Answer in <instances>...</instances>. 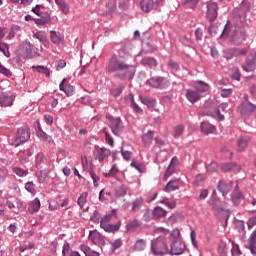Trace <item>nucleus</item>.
I'll list each match as a JSON object with an SVG mask.
<instances>
[{
    "mask_svg": "<svg viewBox=\"0 0 256 256\" xmlns=\"http://www.w3.org/2000/svg\"><path fill=\"white\" fill-rule=\"evenodd\" d=\"M80 251H83L85 256H99V252L91 250L86 245H80Z\"/></svg>",
    "mask_w": 256,
    "mask_h": 256,
    "instance_id": "obj_40",
    "label": "nucleus"
},
{
    "mask_svg": "<svg viewBox=\"0 0 256 256\" xmlns=\"http://www.w3.org/2000/svg\"><path fill=\"white\" fill-rule=\"evenodd\" d=\"M179 163V160L177 159V157H173L166 172H165V179L171 177V174L175 172V170L177 169V165Z\"/></svg>",
    "mask_w": 256,
    "mask_h": 256,
    "instance_id": "obj_24",
    "label": "nucleus"
},
{
    "mask_svg": "<svg viewBox=\"0 0 256 256\" xmlns=\"http://www.w3.org/2000/svg\"><path fill=\"white\" fill-rule=\"evenodd\" d=\"M141 103H143V105H147L148 108H150V109H155V104L157 102L155 101V99L141 98Z\"/></svg>",
    "mask_w": 256,
    "mask_h": 256,
    "instance_id": "obj_47",
    "label": "nucleus"
},
{
    "mask_svg": "<svg viewBox=\"0 0 256 256\" xmlns=\"http://www.w3.org/2000/svg\"><path fill=\"white\" fill-rule=\"evenodd\" d=\"M130 166L133 167L134 169H136V171H138L139 173H145L147 171V168L145 167V164L139 163L135 160H133L131 162Z\"/></svg>",
    "mask_w": 256,
    "mask_h": 256,
    "instance_id": "obj_39",
    "label": "nucleus"
},
{
    "mask_svg": "<svg viewBox=\"0 0 256 256\" xmlns=\"http://www.w3.org/2000/svg\"><path fill=\"white\" fill-rule=\"evenodd\" d=\"M154 213V219H164V217H167V210L161 208V206H156L153 209Z\"/></svg>",
    "mask_w": 256,
    "mask_h": 256,
    "instance_id": "obj_35",
    "label": "nucleus"
},
{
    "mask_svg": "<svg viewBox=\"0 0 256 256\" xmlns=\"http://www.w3.org/2000/svg\"><path fill=\"white\" fill-rule=\"evenodd\" d=\"M184 129H185V127H183V125L176 126L173 130V137H175V138L181 137V135H183Z\"/></svg>",
    "mask_w": 256,
    "mask_h": 256,
    "instance_id": "obj_56",
    "label": "nucleus"
},
{
    "mask_svg": "<svg viewBox=\"0 0 256 256\" xmlns=\"http://www.w3.org/2000/svg\"><path fill=\"white\" fill-rule=\"evenodd\" d=\"M144 67H149V69H157V60L151 57H145L141 61Z\"/></svg>",
    "mask_w": 256,
    "mask_h": 256,
    "instance_id": "obj_29",
    "label": "nucleus"
},
{
    "mask_svg": "<svg viewBox=\"0 0 256 256\" xmlns=\"http://www.w3.org/2000/svg\"><path fill=\"white\" fill-rule=\"evenodd\" d=\"M137 69L134 65L128 64L124 66L118 73L119 79H133L135 77Z\"/></svg>",
    "mask_w": 256,
    "mask_h": 256,
    "instance_id": "obj_6",
    "label": "nucleus"
},
{
    "mask_svg": "<svg viewBox=\"0 0 256 256\" xmlns=\"http://www.w3.org/2000/svg\"><path fill=\"white\" fill-rule=\"evenodd\" d=\"M39 209H41V201L39 200V198H35L28 203V212L31 215H34V213H38Z\"/></svg>",
    "mask_w": 256,
    "mask_h": 256,
    "instance_id": "obj_22",
    "label": "nucleus"
},
{
    "mask_svg": "<svg viewBox=\"0 0 256 256\" xmlns=\"http://www.w3.org/2000/svg\"><path fill=\"white\" fill-rule=\"evenodd\" d=\"M55 3L60 7L62 13L69 15V4L65 0H55Z\"/></svg>",
    "mask_w": 256,
    "mask_h": 256,
    "instance_id": "obj_36",
    "label": "nucleus"
},
{
    "mask_svg": "<svg viewBox=\"0 0 256 256\" xmlns=\"http://www.w3.org/2000/svg\"><path fill=\"white\" fill-rule=\"evenodd\" d=\"M202 97L203 96L197 92V90L188 89L186 91V98L188 101H190V103H197V101H199Z\"/></svg>",
    "mask_w": 256,
    "mask_h": 256,
    "instance_id": "obj_21",
    "label": "nucleus"
},
{
    "mask_svg": "<svg viewBox=\"0 0 256 256\" xmlns=\"http://www.w3.org/2000/svg\"><path fill=\"white\" fill-rule=\"evenodd\" d=\"M121 245H123V242L121 241V239L114 240L113 242H111V251L113 252L117 251V249H119Z\"/></svg>",
    "mask_w": 256,
    "mask_h": 256,
    "instance_id": "obj_60",
    "label": "nucleus"
},
{
    "mask_svg": "<svg viewBox=\"0 0 256 256\" xmlns=\"http://www.w3.org/2000/svg\"><path fill=\"white\" fill-rule=\"evenodd\" d=\"M7 175H9V170L7 168H0V183H5Z\"/></svg>",
    "mask_w": 256,
    "mask_h": 256,
    "instance_id": "obj_62",
    "label": "nucleus"
},
{
    "mask_svg": "<svg viewBox=\"0 0 256 256\" xmlns=\"http://www.w3.org/2000/svg\"><path fill=\"white\" fill-rule=\"evenodd\" d=\"M34 37L40 41V43H49L47 41V34L43 31H38L34 34Z\"/></svg>",
    "mask_w": 256,
    "mask_h": 256,
    "instance_id": "obj_48",
    "label": "nucleus"
},
{
    "mask_svg": "<svg viewBox=\"0 0 256 256\" xmlns=\"http://www.w3.org/2000/svg\"><path fill=\"white\" fill-rule=\"evenodd\" d=\"M109 197H111V192L110 191L105 192V189L100 190V192H99V201H101V202L107 201L109 199Z\"/></svg>",
    "mask_w": 256,
    "mask_h": 256,
    "instance_id": "obj_51",
    "label": "nucleus"
},
{
    "mask_svg": "<svg viewBox=\"0 0 256 256\" xmlns=\"http://www.w3.org/2000/svg\"><path fill=\"white\" fill-rule=\"evenodd\" d=\"M218 253L221 256H227V243L221 241L218 244Z\"/></svg>",
    "mask_w": 256,
    "mask_h": 256,
    "instance_id": "obj_50",
    "label": "nucleus"
},
{
    "mask_svg": "<svg viewBox=\"0 0 256 256\" xmlns=\"http://www.w3.org/2000/svg\"><path fill=\"white\" fill-rule=\"evenodd\" d=\"M240 111L242 115H253L256 113V105L249 101H244L240 106Z\"/></svg>",
    "mask_w": 256,
    "mask_h": 256,
    "instance_id": "obj_16",
    "label": "nucleus"
},
{
    "mask_svg": "<svg viewBox=\"0 0 256 256\" xmlns=\"http://www.w3.org/2000/svg\"><path fill=\"white\" fill-rule=\"evenodd\" d=\"M231 201L234 205H241L245 201L243 192L240 191L239 185L236 184L234 191L230 195Z\"/></svg>",
    "mask_w": 256,
    "mask_h": 256,
    "instance_id": "obj_13",
    "label": "nucleus"
},
{
    "mask_svg": "<svg viewBox=\"0 0 256 256\" xmlns=\"http://www.w3.org/2000/svg\"><path fill=\"white\" fill-rule=\"evenodd\" d=\"M16 205L17 208L13 210V213H19V211H25L27 209V205L22 200H17Z\"/></svg>",
    "mask_w": 256,
    "mask_h": 256,
    "instance_id": "obj_52",
    "label": "nucleus"
},
{
    "mask_svg": "<svg viewBox=\"0 0 256 256\" xmlns=\"http://www.w3.org/2000/svg\"><path fill=\"white\" fill-rule=\"evenodd\" d=\"M140 7L144 13H151L155 9V2L153 0H142Z\"/></svg>",
    "mask_w": 256,
    "mask_h": 256,
    "instance_id": "obj_25",
    "label": "nucleus"
},
{
    "mask_svg": "<svg viewBox=\"0 0 256 256\" xmlns=\"http://www.w3.org/2000/svg\"><path fill=\"white\" fill-rule=\"evenodd\" d=\"M31 138V131L28 126H22L17 130V133L14 137L12 145L14 147H19V145H23V143H27Z\"/></svg>",
    "mask_w": 256,
    "mask_h": 256,
    "instance_id": "obj_3",
    "label": "nucleus"
},
{
    "mask_svg": "<svg viewBox=\"0 0 256 256\" xmlns=\"http://www.w3.org/2000/svg\"><path fill=\"white\" fill-rule=\"evenodd\" d=\"M151 251L154 255L163 256L169 254V247H167V240L163 236H159L152 240Z\"/></svg>",
    "mask_w": 256,
    "mask_h": 256,
    "instance_id": "obj_1",
    "label": "nucleus"
},
{
    "mask_svg": "<svg viewBox=\"0 0 256 256\" xmlns=\"http://www.w3.org/2000/svg\"><path fill=\"white\" fill-rule=\"evenodd\" d=\"M113 215H115V210H112L111 214H106L100 220V227L106 231V233H115V231H119L121 229V222L117 224H109L111 223V219H113Z\"/></svg>",
    "mask_w": 256,
    "mask_h": 256,
    "instance_id": "obj_2",
    "label": "nucleus"
},
{
    "mask_svg": "<svg viewBox=\"0 0 256 256\" xmlns=\"http://www.w3.org/2000/svg\"><path fill=\"white\" fill-rule=\"evenodd\" d=\"M139 225H141V224L139 223V220H133V221H131V222H129V223L127 224L126 229H127L128 231H131V229H137V227H139Z\"/></svg>",
    "mask_w": 256,
    "mask_h": 256,
    "instance_id": "obj_64",
    "label": "nucleus"
},
{
    "mask_svg": "<svg viewBox=\"0 0 256 256\" xmlns=\"http://www.w3.org/2000/svg\"><path fill=\"white\" fill-rule=\"evenodd\" d=\"M103 133L105 134L106 143H108V145H110V147H114L115 140L113 139V137H111V134H109V129L104 128Z\"/></svg>",
    "mask_w": 256,
    "mask_h": 256,
    "instance_id": "obj_43",
    "label": "nucleus"
},
{
    "mask_svg": "<svg viewBox=\"0 0 256 256\" xmlns=\"http://www.w3.org/2000/svg\"><path fill=\"white\" fill-rule=\"evenodd\" d=\"M232 256H241V248L235 242L232 243Z\"/></svg>",
    "mask_w": 256,
    "mask_h": 256,
    "instance_id": "obj_63",
    "label": "nucleus"
},
{
    "mask_svg": "<svg viewBox=\"0 0 256 256\" xmlns=\"http://www.w3.org/2000/svg\"><path fill=\"white\" fill-rule=\"evenodd\" d=\"M223 55H224L225 59H227L229 61L230 59H233V57H241L243 55H247V48L227 49V50H224Z\"/></svg>",
    "mask_w": 256,
    "mask_h": 256,
    "instance_id": "obj_9",
    "label": "nucleus"
},
{
    "mask_svg": "<svg viewBox=\"0 0 256 256\" xmlns=\"http://www.w3.org/2000/svg\"><path fill=\"white\" fill-rule=\"evenodd\" d=\"M142 205H143V198H137L132 203H126L125 207H126V209L128 207H132V211H139V209H141Z\"/></svg>",
    "mask_w": 256,
    "mask_h": 256,
    "instance_id": "obj_34",
    "label": "nucleus"
},
{
    "mask_svg": "<svg viewBox=\"0 0 256 256\" xmlns=\"http://www.w3.org/2000/svg\"><path fill=\"white\" fill-rule=\"evenodd\" d=\"M227 109V103H222L218 108L208 109L206 115L212 117V119H216V121H225V116L221 114V111H225Z\"/></svg>",
    "mask_w": 256,
    "mask_h": 256,
    "instance_id": "obj_5",
    "label": "nucleus"
},
{
    "mask_svg": "<svg viewBox=\"0 0 256 256\" xmlns=\"http://www.w3.org/2000/svg\"><path fill=\"white\" fill-rule=\"evenodd\" d=\"M50 39L54 45H60L61 42L63 41V36H61V33L51 30L50 31Z\"/></svg>",
    "mask_w": 256,
    "mask_h": 256,
    "instance_id": "obj_33",
    "label": "nucleus"
},
{
    "mask_svg": "<svg viewBox=\"0 0 256 256\" xmlns=\"http://www.w3.org/2000/svg\"><path fill=\"white\" fill-rule=\"evenodd\" d=\"M89 239L94 245H101V242L103 241V237L97 231H90Z\"/></svg>",
    "mask_w": 256,
    "mask_h": 256,
    "instance_id": "obj_32",
    "label": "nucleus"
},
{
    "mask_svg": "<svg viewBox=\"0 0 256 256\" xmlns=\"http://www.w3.org/2000/svg\"><path fill=\"white\" fill-rule=\"evenodd\" d=\"M145 247H147V243L145 242V240L140 239V240L136 241V243H135L136 251H143L145 249Z\"/></svg>",
    "mask_w": 256,
    "mask_h": 256,
    "instance_id": "obj_53",
    "label": "nucleus"
},
{
    "mask_svg": "<svg viewBox=\"0 0 256 256\" xmlns=\"http://www.w3.org/2000/svg\"><path fill=\"white\" fill-rule=\"evenodd\" d=\"M174 241H182L181 231L178 228H175L170 232V242L173 243Z\"/></svg>",
    "mask_w": 256,
    "mask_h": 256,
    "instance_id": "obj_38",
    "label": "nucleus"
},
{
    "mask_svg": "<svg viewBox=\"0 0 256 256\" xmlns=\"http://www.w3.org/2000/svg\"><path fill=\"white\" fill-rule=\"evenodd\" d=\"M32 69L37 71V73H43L46 77L51 75V72H49V69L45 66H32Z\"/></svg>",
    "mask_w": 256,
    "mask_h": 256,
    "instance_id": "obj_44",
    "label": "nucleus"
},
{
    "mask_svg": "<svg viewBox=\"0 0 256 256\" xmlns=\"http://www.w3.org/2000/svg\"><path fill=\"white\" fill-rule=\"evenodd\" d=\"M0 52L3 53L4 57H11V52H9V44L5 42L0 43Z\"/></svg>",
    "mask_w": 256,
    "mask_h": 256,
    "instance_id": "obj_42",
    "label": "nucleus"
},
{
    "mask_svg": "<svg viewBox=\"0 0 256 256\" xmlns=\"http://www.w3.org/2000/svg\"><path fill=\"white\" fill-rule=\"evenodd\" d=\"M13 173L17 175L18 177H27L29 175V171L23 170L20 167H14L13 168Z\"/></svg>",
    "mask_w": 256,
    "mask_h": 256,
    "instance_id": "obj_49",
    "label": "nucleus"
},
{
    "mask_svg": "<svg viewBox=\"0 0 256 256\" xmlns=\"http://www.w3.org/2000/svg\"><path fill=\"white\" fill-rule=\"evenodd\" d=\"M221 170L224 173H227L228 171H241V166L237 165L236 163H226V164H222L221 166Z\"/></svg>",
    "mask_w": 256,
    "mask_h": 256,
    "instance_id": "obj_28",
    "label": "nucleus"
},
{
    "mask_svg": "<svg viewBox=\"0 0 256 256\" xmlns=\"http://www.w3.org/2000/svg\"><path fill=\"white\" fill-rule=\"evenodd\" d=\"M25 189L28 191V193L35 195V183H33V181L27 182L25 184Z\"/></svg>",
    "mask_w": 256,
    "mask_h": 256,
    "instance_id": "obj_59",
    "label": "nucleus"
},
{
    "mask_svg": "<svg viewBox=\"0 0 256 256\" xmlns=\"http://www.w3.org/2000/svg\"><path fill=\"white\" fill-rule=\"evenodd\" d=\"M160 203L168 207V209H175V207H177V202L176 201L169 202V198H162L160 200Z\"/></svg>",
    "mask_w": 256,
    "mask_h": 256,
    "instance_id": "obj_46",
    "label": "nucleus"
},
{
    "mask_svg": "<svg viewBox=\"0 0 256 256\" xmlns=\"http://www.w3.org/2000/svg\"><path fill=\"white\" fill-rule=\"evenodd\" d=\"M219 11V6L215 2H208L207 3V12H206V19L210 22L213 23L215 19H217V15Z\"/></svg>",
    "mask_w": 256,
    "mask_h": 256,
    "instance_id": "obj_8",
    "label": "nucleus"
},
{
    "mask_svg": "<svg viewBox=\"0 0 256 256\" xmlns=\"http://www.w3.org/2000/svg\"><path fill=\"white\" fill-rule=\"evenodd\" d=\"M233 189V182H223L220 181L218 184V191L222 193L223 197H226L227 193Z\"/></svg>",
    "mask_w": 256,
    "mask_h": 256,
    "instance_id": "obj_20",
    "label": "nucleus"
},
{
    "mask_svg": "<svg viewBox=\"0 0 256 256\" xmlns=\"http://www.w3.org/2000/svg\"><path fill=\"white\" fill-rule=\"evenodd\" d=\"M45 161V154L44 153H38L36 156V167L37 169H41V165Z\"/></svg>",
    "mask_w": 256,
    "mask_h": 256,
    "instance_id": "obj_57",
    "label": "nucleus"
},
{
    "mask_svg": "<svg viewBox=\"0 0 256 256\" xmlns=\"http://www.w3.org/2000/svg\"><path fill=\"white\" fill-rule=\"evenodd\" d=\"M155 132L149 130L146 134L142 135V141L144 143V145H151V143L153 142V135Z\"/></svg>",
    "mask_w": 256,
    "mask_h": 256,
    "instance_id": "obj_37",
    "label": "nucleus"
},
{
    "mask_svg": "<svg viewBox=\"0 0 256 256\" xmlns=\"http://www.w3.org/2000/svg\"><path fill=\"white\" fill-rule=\"evenodd\" d=\"M143 219L144 221H146V223H149V221L155 219V214L153 210H147L143 215Z\"/></svg>",
    "mask_w": 256,
    "mask_h": 256,
    "instance_id": "obj_54",
    "label": "nucleus"
},
{
    "mask_svg": "<svg viewBox=\"0 0 256 256\" xmlns=\"http://www.w3.org/2000/svg\"><path fill=\"white\" fill-rule=\"evenodd\" d=\"M65 81L67 80L64 78L59 85V89L60 91H63L67 95V97H72L73 93H75V86L71 84H67L65 86Z\"/></svg>",
    "mask_w": 256,
    "mask_h": 256,
    "instance_id": "obj_19",
    "label": "nucleus"
},
{
    "mask_svg": "<svg viewBox=\"0 0 256 256\" xmlns=\"http://www.w3.org/2000/svg\"><path fill=\"white\" fill-rule=\"evenodd\" d=\"M242 69L246 71V73H251L256 69V53H252L246 59L245 63L242 65Z\"/></svg>",
    "mask_w": 256,
    "mask_h": 256,
    "instance_id": "obj_11",
    "label": "nucleus"
},
{
    "mask_svg": "<svg viewBox=\"0 0 256 256\" xmlns=\"http://www.w3.org/2000/svg\"><path fill=\"white\" fill-rule=\"evenodd\" d=\"M106 69L108 73H119V56L112 55Z\"/></svg>",
    "mask_w": 256,
    "mask_h": 256,
    "instance_id": "obj_15",
    "label": "nucleus"
},
{
    "mask_svg": "<svg viewBox=\"0 0 256 256\" xmlns=\"http://www.w3.org/2000/svg\"><path fill=\"white\" fill-rule=\"evenodd\" d=\"M37 136L39 139H41V141H45L46 143H53V138L47 135V133L43 132V130H38Z\"/></svg>",
    "mask_w": 256,
    "mask_h": 256,
    "instance_id": "obj_41",
    "label": "nucleus"
},
{
    "mask_svg": "<svg viewBox=\"0 0 256 256\" xmlns=\"http://www.w3.org/2000/svg\"><path fill=\"white\" fill-rule=\"evenodd\" d=\"M185 248V242L183 241L171 242L170 249L168 248V255H183Z\"/></svg>",
    "mask_w": 256,
    "mask_h": 256,
    "instance_id": "obj_7",
    "label": "nucleus"
},
{
    "mask_svg": "<svg viewBox=\"0 0 256 256\" xmlns=\"http://www.w3.org/2000/svg\"><path fill=\"white\" fill-rule=\"evenodd\" d=\"M89 193L84 192L82 193L78 200H77V204L79 205V207H81V209H83V207H85V203H87V197H88Z\"/></svg>",
    "mask_w": 256,
    "mask_h": 256,
    "instance_id": "obj_45",
    "label": "nucleus"
},
{
    "mask_svg": "<svg viewBox=\"0 0 256 256\" xmlns=\"http://www.w3.org/2000/svg\"><path fill=\"white\" fill-rule=\"evenodd\" d=\"M0 73L2 75H4L5 77H11V75H13V73L11 72V70H9L8 68H6L5 66H3V64L0 62Z\"/></svg>",
    "mask_w": 256,
    "mask_h": 256,
    "instance_id": "obj_61",
    "label": "nucleus"
},
{
    "mask_svg": "<svg viewBox=\"0 0 256 256\" xmlns=\"http://www.w3.org/2000/svg\"><path fill=\"white\" fill-rule=\"evenodd\" d=\"M177 189H179V180L178 179L170 180L164 187V191L166 193H171V191H177Z\"/></svg>",
    "mask_w": 256,
    "mask_h": 256,
    "instance_id": "obj_27",
    "label": "nucleus"
},
{
    "mask_svg": "<svg viewBox=\"0 0 256 256\" xmlns=\"http://www.w3.org/2000/svg\"><path fill=\"white\" fill-rule=\"evenodd\" d=\"M194 88L201 95V93H207L209 91V84L199 80L194 83Z\"/></svg>",
    "mask_w": 256,
    "mask_h": 256,
    "instance_id": "obj_26",
    "label": "nucleus"
},
{
    "mask_svg": "<svg viewBox=\"0 0 256 256\" xmlns=\"http://www.w3.org/2000/svg\"><path fill=\"white\" fill-rule=\"evenodd\" d=\"M15 101V96L11 92H3L0 94L1 107H11Z\"/></svg>",
    "mask_w": 256,
    "mask_h": 256,
    "instance_id": "obj_12",
    "label": "nucleus"
},
{
    "mask_svg": "<svg viewBox=\"0 0 256 256\" xmlns=\"http://www.w3.org/2000/svg\"><path fill=\"white\" fill-rule=\"evenodd\" d=\"M127 57H129V55L127 53H125V50H120L119 51V55H118V72H120L122 69H124V67H126L127 64Z\"/></svg>",
    "mask_w": 256,
    "mask_h": 256,
    "instance_id": "obj_23",
    "label": "nucleus"
},
{
    "mask_svg": "<svg viewBox=\"0 0 256 256\" xmlns=\"http://www.w3.org/2000/svg\"><path fill=\"white\" fill-rule=\"evenodd\" d=\"M33 153H35V148L30 146L28 149L18 152V159H20L21 163H27V161H29V157L33 156Z\"/></svg>",
    "mask_w": 256,
    "mask_h": 256,
    "instance_id": "obj_17",
    "label": "nucleus"
},
{
    "mask_svg": "<svg viewBox=\"0 0 256 256\" xmlns=\"http://www.w3.org/2000/svg\"><path fill=\"white\" fill-rule=\"evenodd\" d=\"M247 143V139L245 138L238 139V150L245 151V149L247 148Z\"/></svg>",
    "mask_w": 256,
    "mask_h": 256,
    "instance_id": "obj_58",
    "label": "nucleus"
},
{
    "mask_svg": "<svg viewBox=\"0 0 256 256\" xmlns=\"http://www.w3.org/2000/svg\"><path fill=\"white\" fill-rule=\"evenodd\" d=\"M246 248L250 250L252 255L256 256V229L251 233L250 237L248 238V244Z\"/></svg>",
    "mask_w": 256,
    "mask_h": 256,
    "instance_id": "obj_18",
    "label": "nucleus"
},
{
    "mask_svg": "<svg viewBox=\"0 0 256 256\" xmlns=\"http://www.w3.org/2000/svg\"><path fill=\"white\" fill-rule=\"evenodd\" d=\"M109 155H111V150L105 147L99 148V146H95L94 158L96 159V161L103 163L105 159L109 158Z\"/></svg>",
    "mask_w": 256,
    "mask_h": 256,
    "instance_id": "obj_10",
    "label": "nucleus"
},
{
    "mask_svg": "<svg viewBox=\"0 0 256 256\" xmlns=\"http://www.w3.org/2000/svg\"><path fill=\"white\" fill-rule=\"evenodd\" d=\"M201 131L204 135H209L211 133H215L216 128L209 122H202L201 123Z\"/></svg>",
    "mask_w": 256,
    "mask_h": 256,
    "instance_id": "obj_30",
    "label": "nucleus"
},
{
    "mask_svg": "<svg viewBox=\"0 0 256 256\" xmlns=\"http://www.w3.org/2000/svg\"><path fill=\"white\" fill-rule=\"evenodd\" d=\"M106 119L109 121V128L111 129L113 135L119 137L121 131H123V126L121 125V118L113 117L111 114H106Z\"/></svg>",
    "mask_w": 256,
    "mask_h": 256,
    "instance_id": "obj_4",
    "label": "nucleus"
},
{
    "mask_svg": "<svg viewBox=\"0 0 256 256\" xmlns=\"http://www.w3.org/2000/svg\"><path fill=\"white\" fill-rule=\"evenodd\" d=\"M81 256L77 251H71V246L69 242H65L62 248V256Z\"/></svg>",
    "mask_w": 256,
    "mask_h": 256,
    "instance_id": "obj_31",
    "label": "nucleus"
},
{
    "mask_svg": "<svg viewBox=\"0 0 256 256\" xmlns=\"http://www.w3.org/2000/svg\"><path fill=\"white\" fill-rule=\"evenodd\" d=\"M147 85L153 87L154 89H163L167 85V80L165 77H152L147 81Z\"/></svg>",
    "mask_w": 256,
    "mask_h": 256,
    "instance_id": "obj_14",
    "label": "nucleus"
},
{
    "mask_svg": "<svg viewBox=\"0 0 256 256\" xmlns=\"http://www.w3.org/2000/svg\"><path fill=\"white\" fill-rule=\"evenodd\" d=\"M90 177L93 180L94 187H99V181H101V178L95 174V171L90 170L89 171Z\"/></svg>",
    "mask_w": 256,
    "mask_h": 256,
    "instance_id": "obj_55",
    "label": "nucleus"
}]
</instances>
